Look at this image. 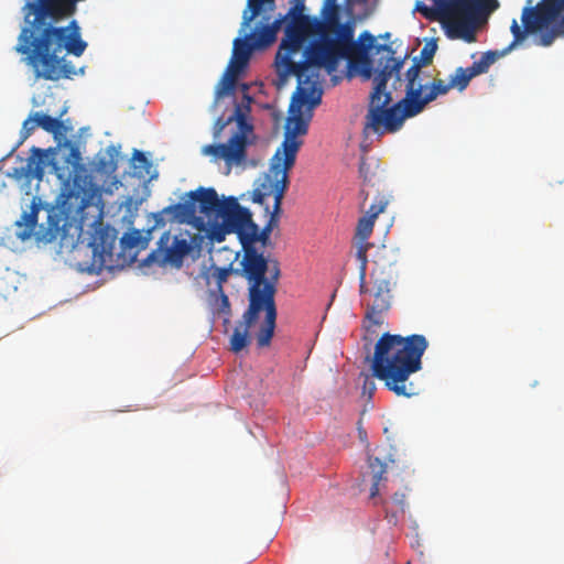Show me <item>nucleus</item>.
<instances>
[{
    "instance_id": "f704fd0d",
    "label": "nucleus",
    "mask_w": 564,
    "mask_h": 564,
    "mask_svg": "<svg viewBox=\"0 0 564 564\" xmlns=\"http://www.w3.org/2000/svg\"><path fill=\"white\" fill-rule=\"evenodd\" d=\"M133 165L135 170H139V173L144 176L150 174L152 169V163L148 160L145 154L139 150H135L132 156Z\"/></svg>"
},
{
    "instance_id": "9b49d317",
    "label": "nucleus",
    "mask_w": 564,
    "mask_h": 564,
    "mask_svg": "<svg viewBox=\"0 0 564 564\" xmlns=\"http://www.w3.org/2000/svg\"><path fill=\"white\" fill-rule=\"evenodd\" d=\"M310 37H282V42L274 58V67L278 79V88L283 87L289 77L294 75L297 79L296 87L322 89L318 75L310 73V64L306 63Z\"/></svg>"
},
{
    "instance_id": "39448f33",
    "label": "nucleus",
    "mask_w": 564,
    "mask_h": 564,
    "mask_svg": "<svg viewBox=\"0 0 564 564\" xmlns=\"http://www.w3.org/2000/svg\"><path fill=\"white\" fill-rule=\"evenodd\" d=\"M422 1L415 11L426 20L438 22L445 35H477L486 31L491 14L500 7L498 0H431Z\"/></svg>"
},
{
    "instance_id": "473e14b6",
    "label": "nucleus",
    "mask_w": 564,
    "mask_h": 564,
    "mask_svg": "<svg viewBox=\"0 0 564 564\" xmlns=\"http://www.w3.org/2000/svg\"><path fill=\"white\" fill-rule=\"evenodd\" d=\"M63 44L64 51L75 56H80L87 47V43L82 37H55Z\"/></svg>"
},
{
    "instance_id": "0eeeda50",
    "label": "nucleus",
    "mask_w": 564,
    "mask_h": 564,
    "mask_svg": "<svg viewBox=\"0 0 564 564\" xmlns=\"http://www.w3.org/2000/svg\"><path fill=\"white\" fill-rule=\"evenodd\" d=\"M242 98L240 101L234 99V109L229 116H220L214 123L213 135L219 139L224 129L236 123V129L227 143L208 144L203 148V153L216 160H224L227 164H240L247 156L248 135L253 127L249 122L251 104L253 98L248 95V86L241 85Z\"/></svg>"
},
{
    "instance_id": "ea45409f",
    "label": "nucleus",
    "mask_w": 564,
    "mask_h": 564,
    "mask_svg": "<svg viewBox=\"0 0 564 564\" xmlns=\"http://www.w3.org/2000/svg\"><path fill=\"white\" fill-rule=\"evenodd\" d=\"M387 205L388 200L384 197H380L370 205L365 216L376 220V218L386 209Z\"/></svg>"
},
{
    "instance_id": "f3484780",
    "label": "nucleus",
    "mask_w": 564,
    "mask_h": 564,
    "mask_svg": "<svg viewBox=\"0 0 564 564\" xmlns=\"http://www.w3.org/2000/svg\"><path fill=\"white\" fill-rule=\"evenodd\" d=\"M272 230L265 225L262 229L253 221L251 212L242 207L230 230L236 234L242 247H256L260 242L265 247L270 242Z\"/></svg>"
},
{
    "instance_id": "7c9ffc66",
    "label": "nucleus",
    "mask_w": 564,
    "mask_h": 564,
    "mask_svg": "<svg viewBox=\"0 0 564 564\" xmlns=\"http://www.w3.org/2000/svg\"><path fill=\"white\" fill-rule=\"evenodd\" d=\"M33 119L36 122L37 127H41L44 131L52 133L54 138L63 134L65 130L63 121L58 118H53L43 112H35L33 115Z\"/></svg>"
},
{
    "instance_id": "a878e982",
    "label": "nucleus",
    "mask_w": 564,
    "mask_h": 564,
    "mask_svg": "<svg viewBox=\"0 0 564 564\" xmlns=\"http://www.w3.org/2000/svg\"><path fill=\"white\" fill-rule=\"evenodd\" d=\"M340 10L336 4L324 10L323 19L315 18V32L323 35H333L340 25Z\"/></svg>"
},
{
    "instance_id": "ddd939ff",
    "label": "nucleus",
    "mask_w": 564,
    "mask_h": 564,
    "mask_svg": "<svg viewBox=\"0 0 564 564\" xmlns=\"http://www.w3.org/2000/svg\"><path fill=\"white\" fill-rule=\"evenodd\" d=\"M291 4L284 15L262 17L253 31L246 35H276L282 29L283 35H322L315 32V17L304 13V0H292Z\"/></svg>"
},
{
    "instance_id": "f257e3e1",
    "label": "nucleus",
    "mask_w": 564,
    "mask_h": 564,
    "mask_svg": "<svg viewBox=\"0 0 564 564\" xmlns=\"http://www.w3.org/2000/svg\"><path fill=\"white\" fill-rule=\"evenodd\" d=\"M410 54L408 51L398 53L392 47H383L379 51L373 66V89L369 96V105L366 115L365 129L382 135L400 130L406 118H412L417 112L412 109V102L405 93V97L389 107L392 101L391 93L387 90L388 82L394 78V84H401V69Z\"/></svg>"
},
{
    "instance_id": "cd10ccee",
    "label": "nucleus",
    "mask_w": 564,
    "mask_h": 564,
    "mask_svg": "<svg viewBox=\"0 0 564 564\" xmlns=\"http://www.w3.org/2000/svg\"><path fill=\"white\" fill-rule=\"evenodd\" d=\"M30 209V212L23 213L21 218L15 221V226L18 227L17 237L22 241L31 238L37 224L39 206L32 203Z\"/></svg>"
},
{
    "instance_id": "6ab92c4d",
    "label": "nucleus",
    "mask_w": 564,
    "mask_h": 564,
    "mask_svg": "<svg viewBox=\"0 0 564 564\" xmlns=\"http://www.w3.org/2000/svg\"><path fill=\"white\" fill-rule=\"evenodd\" d=\"M170 239V232L165 231L158 242L159 248L149 254L148 260L150 262L161 265L169 263L177 268L182 265L184 258L191 251V245L186 239L174 237L172 245L167 246Z\"/></svg>"
},
{
    "instance_id": "79ce46f5",
    "label": "nucleus",
    "mask_w": 564,
    "mask_h": 564,
    "mask_svg": "<svg viewBox=\"0 0 564 564\" xmlns=\"http://www.w3.org/2000/svg\"><path fill=\"white\" fill-rule=\"evenodd\" d=\"M355 25L351 22L340 23L333 35H354Z\"/></svg>"
},
{
    "instance_id": "aec40b11",
    "label": "nucleus",
    "mask_w": 564,
    "mask_h": 564,
    "mask_svg": "<svg viewBox=\"0 0 564 564\" xmlns=\"http://www.w3.org/2000/svg\"><path fill=\"white\" fill-rule=\"evenodd\" d=\"M117 232L109 226L99 224L91 234L89 246L94 257H98L102 264L112 261Z\"/></svg>"
},
{
    "instance_id": "37998d69",
    "label": "nucleus",
    "mask_w": 564,
    "mask_h": 564,
    "mask_svg": "<svg viewBox=\"0 0 564 564\" xmlns=\"http://www.w3.org/2000/svg\"><path fill=\"white\" fill-rule=\"evenodd\" d=\"M357 258L359 259L360 261V275L361 278L364 279L366 276V270H367V254H366V250L362 249V248H359V250L357 251Z\"/></svg>"
},
{
    "instance_id": "4468645a",
    "label": "nucleus",
    "mask_w": 564,
    "mask_h": 564,
    "mask_svg": "<svg viewBox=\"0 0 564 564\" xmlns=\"http://www.w3.org/2000/svg\"><path fill=\"white\" fill-rule=\"evenodd\" d=\"M384 254H378L375 260V268L371 272L373 279L376 292L372 303L368 306L366 318L371 325L380 326L383 323V313L390 308V285L392 280V262L388 263V272H386L387 265L383 262Z\"/></svg>"
},
{
    "instance_id": "72a5a7b5",
    "label": "nucleus",
    "mask_w": 564,
    "mask_h": 564,
    "mask_svg": "<svg viewBox=\"0 0 564 564\" xmlns=\"http://www.w3.org/2000/svg\"><path fill=\"white\" fill-rule=\"evenodd\" d=\"M386 509L387 517L390 518V522L397 520L398 513H403L405 511V494L404 492H394L392 496V503L395 507V510H390L388 503L386 501H381Z\"/></svg>"
},
{
    "instance_id": "2eb2a0df",
    "label": "nucleus",
    "mask_w": 564,
    "mask_h": 564,
    "mask_svg": "<svg viewBox=\"0 0 564 564\" xmlns=\"http://www.w3.org/2000/svg\"><path fill=\"white\" fill-rule=\"evenodd\" d=\"M291 169L286 167L280 150H276L269 173L264 175L259 186L251 193L252 202L265 206L268 205L267 199L273 197L274 204L279 198V194H281L282 202L289 186L288 172Z\"/></svg>"
},
{
    "instance_id": "c03bdc74",
    "label": "nucleus",
    "mask_w": 564,
    "mask_h": 564,
    "mask_svg": "<svg viewBox=\"0 0 564 564\" xmlns=\"http://www.w3.org/2000/svg\"><path fill=\"white\" fill-rule=\"evenodd\" d=\"M376 390V383L375 381L369 378L368 376H365L364 384H362V392L364 394L368 393L369 397L372 395V393Z\"/></svg>"
},
{
    "instance_id": "c85d7f7f",
    "label": "nucleus",
    "mask_w": 564,
    "mask_h": 564,
    "mask_svg": "<svg viewBox=\"0 0 564 564\" xmlns=\"http://www.w3.org/2000/svg\"><path fill=\"white\" fill-rule=\"evenodd\" d=\"M151 232L152 229L148 230L145 235L141 230L132 229L121 237L120 245L123 250H131L134 248L143 250L148 247Z\"/></svg>"
},
{
    "instance_id": "58836bf2",
    "label": "nucleus",
    "mask_w": 564,
    "mask_h": 564,
    "mask_svg": "<svg viewBox=\"0 0 564 564\" xmlns=\"http://www.w3.org/2000/svg\"><path fill=\"white\" fill-rule=\"evenodd\" d=\"M236 270L231 268V265L226 268H215L213 271V278H215L217 282V289L219 292L223 290V284L228 280V276L231 273H235Z\"/></svg>"
},
{
    "instance_id": "bb28decb",
    "label": "nucleus",
    "mask_w": 564,
    "mask_h": 564,
    "mask_svg": "<svg viewBox=\"0 0 564 564\" xmlns=\"http://www.w3.org/2000/svg\"><path fill=\"white\" fill-rule=\"evenodd\" d=\"M45 153L40 148L32 149V155L28 158L24 166L21 167V174L28 180H42L44 175Z\"/></svg>"
},
{
    "instance_id": "a18cd8bd",
    "label": "nucleus",
    "mask_w": 564,
    "mask_h": 564,
    "mask_svg": "<svg viewBox=\"0 0 564 564\" xmlns=\"http://www.w3.org/2000/svg\"><path fill=\"white\" fill-rule=\"evenodd\" d=\"M219 293H220V302H221L220 311L228 312L230 308V303H229L228 296L224 293L223 290Z\"/></svg>"
},
{
    "instance_id": "4c0bfd02",
    "label": "nucleus",
    "mask_w": 564,
    "mask_h": 564,
    "mask_svg": "<svg viewBox=\"0 0 564 564\" xmlns=\"http://www.w3.org/2000/svg\"><path fill=\"white\" fill-rule=\"evenodd\" d=\"M373 225H375V220L371 219V218H368L366 216H362L359 220H358V225H357V236L362 239V240H366L370 237V235L372 234V230H373Z\"/></svg>"
},
{
    "instance_id": "c756f323",
    "label": "nucleus",
    "mask_w": 564,
    "mask_h": 564,
    "mask_svg": "<svg viewBox=\"0 0 564 564\" xmlns=\"http://www.w3.org/2000/svg\"><path fill=\"white\" fill-rule=\"evenodd\" d=\"M368 467L372 477V485L370 488V498L373 499L379 495V484L386 480L384 474L387 473V464L375 456H368Z\"/></svg>"
},
{
    "instance_id": "de8ad7c7",
    "label": "nucleus",
    "mask_w": 564,
    "mask_h": 564,
    "mask_svg": "<svg viewBox=\"0 0 564 564\" xmlns=\"http://www.w3.org/2000/svg\"><path fill=\"white\" fill-rule=\"evenodd\" d=\"M359 282H360V285H359V288H360V293H361V294H362V293H366V292H367V288H366V276H365V278H364V280H362L361 275L359 274Z\"/></svg>"
},
{
    "instance_id": "49530a36",
    "label": "nucleus",
    "mask_w": 564,
    "mask_h": 564,
    "mask_svg": "<svg viewBox=\"0 0 564 564\" xmlns=\"http://www.w3.org/2000/svg\"><path fill=\"white\" fill-rule=\"evenodd\" d=\"M359 173H360L361 177L364 178V181H368L365 162H361V164L359 166Z\"/></svg>"
},
{
    "instance_id": "c9c22d12",
    "label": "nucleus",
    "mask_w": 564,
    "mask_h": 564,
    "mask_svg": "<svg viewBox=\"0 0 564 564\" xmlns=\"http://www.w3.org/2000/svg\"><path fill=\"white\" fill-rule=\"evenodd\" d=\"M54 238H59L61 247L73 248L76 245V240L73 236L68 237L67 235V218L64 219V224L62 227H56L55 232L53 234Z\"/></svg>"
},
{
    "instance_id": "f03ea898",
    "label": "nucleus",
    "mask_w": 564,
    "mask_h": 564,
    "mask_svg": "<svg viewBox=\"0 0 564 564\" xmlns=\"http://www.w3.org/2000/svg\"><path fill=\"white\" fill-rule=\"evenodd\" d=\"M427 347V339L420 334H382L375 346L371 364L373 376L398 397L416 395V387L409 382V378L422 369V356Z\"/></svg>"
},
{
    "instance_id": "20e7f679",
    "label": "nucleus",
    "mask_w": 564,
    "mask_h": 564,
    "mask_svg": "<svg viewBox=\"0 0 564 564\" xmlns=\"http://www.w3.org/2000/svg\"><path fill=\"white\" fill-rule=\"evenodd\" d=\"M379 37H310L306 63L310 73L324 69L328 75L338 70L341 61L347 62L349 76L369 80L373 76V66L378 53L388 44H376Z\"/></svg>"
},
{
    "instance_id": "423d86ee",
    "label": "nucleus",
    "mask_w": 564,
    "mask_h": 564,
    "mask_svg": "<svg viewBox=\"0 0 564 564\" xmlns=\"http://www.w3.org/2000/svg\"><path fill=\"white\" fill-rule=\"evenodd\" d=\"M15 51L36 79L57 82L85 74L84 66L76 67L66 58L63 44L55 37H19Z\"/></svg>"
},
{
    "instance_id": "e433bc0d",
    "label": "nucleus",
    "mask_w": 564,
    "mask_h": 564,
    "mask_svg": "<svg viewBox=\"0 0 564 564\" xmlns=\"http://www.w3.org/2000/svg\"><path fill=\"white\" fill-rule=\"evenodd\" d=\"M281 206H282L281 196L279 195V198H278L276 203L273 204V209L271 212L269 209V205H265V207H264L265 212L270 214L265 226L268 228H270L271 230H273L274 228H276L279 226L280 215L282 213Z\"/></svg>"
},
{
    "instance_id": "b1692460",
    "label": "nucleus",
    "mask_w": 564,
    "mask_h": 564,
    "mask_svg": "<svg viewBox=\"0 0 564 564\" xmlns=\"http://www.w3.org/2000/svg\"><path fill=\"white\" fill-rule=\"evenodd\" d=\"M273 0H248L247 7L242 13V21L238 31V35L252 32L257 22H260L262 17L271 15V12L265 10L263 7L267 3L273 4Z\"/></svg>"
},
{
    "instance_id": "a19ab883",
    "label": "nucleus",
    "mask_w": 564,
    "mask_h": 564,
    "mask_svg": "<svg viewBox=\"0 0 564 564\" xmlns=\"http://www.w3.org/2000/svg\"><path fill=\"white\" fill-rule=\"evenodd\" d=\"M36 127H37V124L34 121L33 117H29L28 119H25L22 124L21 142L20 143H22L25 139H28L31 135V133L35 130Z\"/></svg>"
},
{
    "instance_id": "8fccbe9b",
    "label": "nucleus",
    "mask_w": 564,
    "mask_h": 564,
    "mask_svg": "<svg viewBox=\"0 0 564 564\" xmlns=\"http://www.w3.org/2000/svg\"><path fill=\"white\" fill-rule=\"evenodd\" d=\"M460 39L467 43H473V42H476V40H477V37H460Z\"/></svg>"
},
{
    "instance_id": "09e8293b",
    "label": "nucleus",
    "mask_w": 564,
    "mask_h": 564,
    "mask_svg": "<svg viewBox=\"0 0 564 564\" xmlns=\"http://www.w3.org/2000/svg\"><path fill=\"white\" fill-rule=\"evenodd\" d=\"M359 436H360V440L361 441H365L367 438V433L365 430H362L360 426H359Z\"/></svg>"
},
{
    "instance_id": "dca6fc26",
    "label": "nucleus",
    "mask_w": 564,
    "mask_h": 564,
    "mask_svg": "<svg viewBox=\"0 0 564 564\" xmlns=\"http://www.w3.org/2000/svg\"><path fill=\"white\" fill-rule=\"evenodd\" d=\"M451 89L449 82L446 83L441 78H434L427 84H423L421 76L416 80L405 82V93L412 102V109L417 115L424 110L426 105L434 101L438 96L446 95Z\"/></svg>"
},
{
    "instance_id": "2f4dec72",
    "label": "nucleus",
    "mask_w": 564,
    "mask_h": 564,
    "mask_svg": "<svg viewBox=\"0 0 564 564\" xmlns=\"http://www.w3.org/2000/svg\"><path fill=\"white\" fill-rule=\"evenodd\" d=\"M474 77L475 75L469 67H457L449 76V86H452V89L464 91Z\"/></svg>"
},
{
    "instance_id": "3c124183",
    "label": "nucleus",
    "mask_w": 564,
    "mask_h": 564,
    "mask_svg": "<svg viewBox=\"0 0 564 564\" xmlns=\"http://www.w3.org/2000/svg\"><path fill=\"white\" fill-rule=\"evenodd\" d=\"M359 35L366 36V35H372L369 31H364Z\"/></svg>"
},
{
    "instance_id": "7ed1b4c3",
    "label": "nucleus",
    "mask_w": 564,
    "mask_h": 564,
    "mask_svg": "<svg viewBox=\"0 0 564 564\" xmlns=\"http://www.w3.org/2000/svg\"><path fill=\"white\" fill-rule=\"evenodd\" d=\"M242 251L241 269H237L235 273L240 274L249 283L248 316L252 318L257 312H264V321L256 337L259 347H267L271 343L276 325L274 297L281 275L280 263L275 259L265 258L256 247H242Z\"/></svg>"
},
{
    "instance_id": "5701e85b",
    "label": "nucleus",
    "mask_w": 564,
    "mask_h": 564,
    "mask_svg": "<svg viewBox=\"0 0 564 564\" xmlns=\"http://www.w3.org/2000/svg\"><path fill=\"white\" fill-rule=\"evenodd\" d=\"M437 40L438 37H430L420 54L412 58V65L404 74V82L419 79L422 75V68L433 63L434 55L437 51Z\"/></svg>"
},
{
    "instance_id": "393cba45",
    "label": "nucleus",
    "mask_w": 564,
    "mask_h": 564,
    "mask_svg": "<svg viewBox=\"0 0 564 564\" xmlns=\"http://www.w3.org/2000/svg\"><path fill=\"white\" fill-rule=\"evenodd\" d=\"M257 312L252 318L248 316V308L242 315V319L239 322L237 327L234 329L230 337V349L234 352H239L243 348L248 347L251 343L249 329L258 322L259 314Z\"/></svg>"
},
{
    "instance_id": "9d476101",
    "label": "nucleus",
    "mask_w": 564,
    "mask_h": 564,
    "mask_svg": "<svg viewBox=\"0 0 564 564\" xmlns=\"http://www.w3.org/2000/svg\"><path fill=\"white\" fill-rule=\"evenodd\" d=\"M520 21H512V35H564V0H527Z\"/></svg>"
},
{
    "instance_id": "1a4fd4ad",
    "label": "nucleus",
    "mask_w": 564,
    "mask_h": 564,
    "mask_svg": "<svg viewBox=\"0 0 564 564\" xmlns=\"http://www.w3.org/2000/svg\"><path fill=\"white\" fill-rule=\"evenodd\" d=\"M322 89L296 87L289 106V116L285 122L284 140L280 150L286 167H293L296 154L303 144L300 137L305 135L308 123L313 117V109L322 101Z\"/></svg>"
},
{
    "instance_id": "6e6552de",
    "label": "nucleus",
    "mask_w": 564,
    "mask_h": 564,
    "mask_svg": "<svg viewBox=\"0 0 564 564\" xmlns=\"http://www.w3.org/2000/svg\"><path fill=\"white\" fill-rule=\"evenodd\" d=\"M193 200L194 207H197L198 216L197 228L205 232V236L213 242H223L240 213L242 206L234 196L220 199L216 189L213 187H198L187 193Z\"/></svg>"
},
{
    "instance_id": "4be33fe9",
    "label": "nucleus",
    "mask_w": 564,
    "mask_h": 564,
    "mask_svg": "<svg viewBox=\"0 0 564 564\" xmlns=\"http://www.w3.org/2000/svg\"><path fill=\"white\" fill-rule=\"evenodd\" d=\"M64 148L68 150V153L63 158V166L54 163L53 167L58 178L75 181L77 173L83 170L82 154L79 148L70 141L65 142Z\"/></svg>"
},
{
    "instance_id": "412c9836",
    "label": "nucleus",
    "mask_w": 564,
    "mask_h": 564,
    "mask_svg": "<svg viewBox=\"0 0 564 564\" xmlns=\"http://www.w3.org/2000/svg\"><path fill=\"white\" fill-rule=\"evenodd\" d=\"M163 214H172L173 219L180 224H194L197 227V207H194L193 200L188 196L184 202L170 205L161 213L155 214V226H163L165 224Z\"/></svg>"
},
{
    "instance_id": "f8f14e48",
    "label": "nucleus",
    "mask_w": 564,
    "mask_h": 564,
    "mask_svg": "<svg viewBox=\"0 0 564 564\" xmlns=\"http://www.w3.org/2000/svg\"><path fill=\"white\" fill-rule=\"evenodd\" d=\"M278 37H235L230 62L215 90L214 106L225 96H234L237 82L252 53L272 45Z\"/></svg>"
},
{
    "instance_id": "a211bd4d",
    "label": "nucleus",
    "mask_w": 564,
    "mask_h": 564,
    "mask_svg": "<svg viewBox=\"0 0 564 564\" xmlns=\"http://www.w3.org/2000/svg\"><path fill=\"white\" fill-rule=\"evenodd\" d=\"M556 37H513V41L503 50L487 51L479 59L475 61L470 66V70L476 76L486 74L490 66L500 57L507 55L517 47L529 48L535 46H550Z\"/></svg>"
}]
</instances>
